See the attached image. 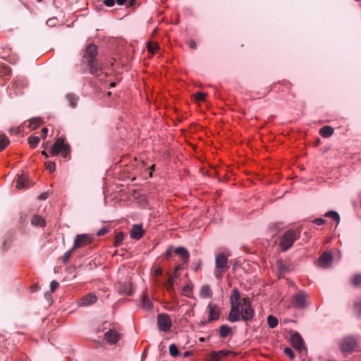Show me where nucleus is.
<instances>
[{
	"label": "nucleus",
	"instance_id": "nucleus-1",
	"mask_svg": "<svg viewBox=\"0 0 361 361\" xmlns=\"http://www.w3.org/2000/svg\"><path fill=\"white\" fill-rule=\"evenodd\" d=\"M97 54V47L90 44L85 49L83 54L84 63L88 67L90 73L95 77H100L103 73V63L95 57Z\"/></svg>",
	"mask_w": 361,
	"mask_h": 361
},
{
	"label": "nucleus",
	"instance_id": "nucleus-2",
	"mask_svg": "<svg viewBox=\"0 0 361 361\" xmlns=\"http://www.w3.org/2000/svg\"><path fill=\"white\" fill-rule=\"evenodd\" d=\"M240 300L239 290L237 288L233 289L230 296L231 310L228 317V319L231 322H236L240 320Z\"/></svg>",
	"mask_w": 361,
	"mask_h": 361
},
{
	"label": "nucleus",
	"instance_id": "nucleus-3",
	"mask_svg": "<svg viewBox=\"0 0 361 361\" xmlns=\"http://www.w3.org/2000/svg\"><path fill=\"white\" fill-rule=\"evenodd\" d=\"M299 237V231L293 229H289L286 231L281 237L279 242V246L281 247V250L283 252H286L289 250L292 247L293 243L298 239Z\"/></svg>",
	"mask_w": 361,
	"mask_h": 361
},
{
	"label": "nucleus",
	"instance_id": "nucleus-4",
	"mask_svg": "<svg viewBox=\"0 0 361 361\" xmlns=\"http://www.w3.org/2000/svg\"><path fill=\"white\" fill-rule=\"evenodd\" d=\"M229 268L228 265V258L224 253H219L215 257V277L220 280L223 274Z\"/></svg>",
	"mask_w": 361,
	"mask_h": 361
},
{
	"label": "nucleus",
	"instance_id": "nucleus-5",
	"mask_svg": "<svg viewBox=\"0 0 361 361\" xmlns=\"http://www.w3.org/2000/svg\"><path fill=\"white\" fill-rule=\"evenodd\" d=\"M71 147L68 144H65L63 137H59L51 147V154L53 156L61 153L63 157L66 158L69 154Z\"/></svg>",
	"mask_w": 361,
	"mask_h": 361
},
{
	"label": "nucleus",
	"instance_id": "nucleus-6",
	"mask_svg": "<svg viewBox=\"0 0 361 361\" xmlns=\"http://www.w3.org/2000/svg\"><path fill=\"white\" fill-rule=\"evenodd\" d=\"M310 304L308 295L304 291H298L292 298V305L298 309H304Z\"/></svg>",
	"mask_w": 361,
	"mask_h": 361
},
{
	"label": "nucleus",
	"instance_id": "nucleus-7",
	"mask_svg": "<svg viewBox=\"0 0 361 361\" xmlns=\"http://www.w3.org/2000/svg\"><path fill=\"white\" fill-rule=\"evenodd\" d=\"M93 241V238L88 234H78L75 236L73 250L82 247L90 244Z\"/></svg>",
	"mask_w": 361,
	"mask_h": 361
},
{
	"label": "nucleus",
	"instance_id": "nucleus-8",
	"mask_svg": "<svg viewBox=\"0 0 361 361\" xmlns=\"http://www.w3.org/2000/svg\"><path fill=\"white\" fill-rule=\"evenodd\" d=\"M159 328L162 331H169L171 326V320L167 314L162 313L157 317Z\"/></svg>",
	"mask_w": 361,
	"mask_h": 361
},
{
	"label": "nucleus",
	"instance_id": "nucleus-9",
	"mask_svg": "<svg viewBox=\"0 0 361 361\" xmlns=\"http://www.w3.org/2000/svg\"><path fill=\"white\" fill-rule=\"evenodd\" d=\"M356 345V341L353 337L345 338L341 344V350L344 353H351Z\"/></svg>",
	"mask_w": 361,
	"mask_h": 361
},
{
	"label": "nucleus",
	"instance_id": "nucleus-10",
	"mask_svg": "<svg viewBox=\"0 0 361 361\" xmlns=\"http://www.w3.org/2000/svg\"><path fill=\"white\" fill-rule=\"evenodd\" d=\"M207 310L209 314L208 322H212L219 319L221 310L216 305L210 302L207 305Z\"/></svg>",
	"mask_w": 361,
	"mask_h": 361
},
{
	"label": "nucleus",
	"instance_id": "nucleus-11",
	"mask_svg": "<svg viewBox=\"0 0 361 361\" xmlns=\"http://www.w3.org/2000/svg\"><path fill=\"white\" fill-rule=\"evenodd\" d=\"M255 315V311L252 307H240V319L245 322H248L252 320Z\"/></svg>",
	"mask_w": 361,
	"mask_h": 361
},
{
	"label": "nucleus",
	"instance_id": "nucleus-12",
	"mask_svg": "<svg viewBox=\"0 0 361 361\" xmlns=\"http://www.w3.org/2000/svg\"><path fill=\"white\" fill-rule=\"evenodd\" d=\"M121 336L117 331L110 329L104 334V338L109 344H115L120 340Z\"/></svg>",
	"mask_w": 361,
	"mask_h": 361
},
{
	"label": "nucleus",
	"instance_id": "nucleus-13",
	"mask_svg": "<svg viewBox=\"0 0 361 361\" xmlns=\"http://www.w3.org/2000/svg\"><path fill=\"white\" fill-rule=\"evenodd\" d=\"M291 343L293 346L298 350L304 348V341L300 334L297 331H294L291 334Z\"/></svg>",
	"mask_w": 361,
	"mask_h": 361
},
{
	"label": "nucleus",
	"instance_id": "nucleus-14",
	"mask_svg": "<svg viewBox=\"0 0 361 361\" xmlns=\"http://www.w3.org/2000/svg\"><path fill=\"white\" fill-rule=\"evenodd\" d=\"M333 260L330 252H324L319 258V264L320 267L326 268L330 266Z\"/></svg>",
	"mask_w": 361,
	"mask_h": 361
},
{
	"label": "nucleus",
	"instance_id": "nucleus-15",
	"mask_svg": "<svg viewBox=\"0 0 361 361\" xmlns=\"http://www.w3.org/2000/svg\"><path fill=\"white\" fill-rule=\"evenodd\" d=\"M97 300V298L95 294L90 293L82 298L78 304L80 306H88L93 303H94Z\"/></svg>",
	"mask_w": 361,
	"mask_h": 361
},
{
	"label": "nucleus",
	"instance_id": "nucleus-16",
	"mask_svg": "<svg viewBox=\"0 0 361 361\" xmlns=\"http://www.w3.org/2000/svg\"><path fill=\"white\" fill-rule=\"evenodd\" d=\"M144 234L142 225L135 224L130 230V237L133 239L140 240Z\"/></svg>",
	"mask_w": 361,
	"mask_h": 361
},
{
	"label": "nucleus",
	"instance_id": "nucleus-17",
	"mask_svg": "<svg viewBox=\"0 0 361 361\" xmlns=\"http://www.w3.org/2000/svg\"><path fill=\"white\" fill-rule=\"evenodd\" d=\"M30 185V182L26 176L22 174L18 176L16 185L18 189L27 188Z\"/></svg>",
	"mask_w": 361,
	"mask_h": 361
},
{
	"label": "nucleus",
	"instance_id": "nucleus-18",
	"mask_svg": "<svg viewBox=\"0 0 361 361\" xmlns=\"http://www.w3.org/2000/svg\"><path fill=\"white\" fill-rule=\"evenodd\" d=\"M117 290L121 294L131 295L133 291L131 289V284L129 282L121 283L117 284Z\"/></svg>",
	"mask_w": 361,
	"mask_h": 361
},
{
	"label": "nucleus",
	"instance_id": "nucleus-19",
	"mask_svg": "<svg viewBox=\"0 0 361 361\" xmlns=\"http://www.w3.org/2000/svg\"><path fill=\"white\" fill-rule=\"evenodd\" d=\"M173 252L176 253V255L180 256L183 263L188 262L190 254L185 248H184L183 247H176L173 250Z\"/></svg>",
	"mask_w": 361,
	"mask_h": 361
},
{
	"label": "nucleus",
	"instance_id": "nucleus-20",
	"mask_svg": "<svg viewBox=\"0 0 361 361\" xmlns=\"http://www.w3.org/2000/svg\"><path fill=\"white\" fill-rule=\"evenodd\" d=\"M276 267L281 273L289 271L291 269V265L287 262L281 259L276 261Z\"/></svg>",
	"mask_w": 361,
	"mask_h": 361
},
{
	"label": "nucleus",
	"instance_id": "nucleus-21",
	"mask_svg": "<svg viewBox=\"0 0 361 361\" xmlns=\"http://www.w3.org/2000/svg\"><path fill=\"white\" fill-rule=\"evenodd\" d=\"M232 334V329L226 325L223 324L219 327V335L221 338H226Z\"/></svg>",
	"mask_w": 361,
	"mask_h": 361
},
{
	"label": "nucleus",
	"instance_id": "nucleus-22",
	"mask_svg": "<svg viewBox=\"0 0 361 361\" xmlns=\"http://www.w3.org/2000/svg\"><path fill=\"white\" fill-rule=\"evenodd\" d=\"M334 133V128L329 126H325L319 130V134L323 137H329Z\"/></svg>",
	"mask_w": 361,
	"mask_h": 361
},
{
	"label": "nucleus",
	"instance_id": "nucleus-23",
	"mask_svg": "<svg viewBox=\"0 0 361 361\" xmlns=\"http://www.w3.org/2000/svg\"><path fill=\"white\" fill-rule=\"evenodd\" d=\"M31 224L33 226H39L41 227L45 226V224H46L44 219L39 215H35L32 217V219L31 220Z\"/></svg>",
	"mask_w": 361,
	"mask_h": 361
},
{
	"label": "nucleus",
	"instance_id": "nucleus-24",
	"mask_svg": "<svg viewBox=\"0 0 361 361\" xmlns=\"http://www.w3.org/2000/svg\"><path fill=\"white\" fill-rule=\"evenodd\" d=\"M212 295V291L208 285H204L201 288L200 296L202 298H210Z\"/></svg>",
	"mask_w": 361,
	"mask_h": 361
},
{
	"label": "nucleus",
	"instance_id": "nucleus-25",
	"mask_svg": "<svg viewBox=\"0 0 361 361\" xmlns=\"http://www.w3.org/2000/svg\"><path fill=\"white\" fill-rule=\"evenodd\" d=\"M29 127L31 130H35L42 124V120L39 117L32 118L29 120Z\"/></svg>",
	"mask_w": 361,
	"mask_h": 361
},
{
	"label": "nucleus",
	"instance_id": "nucleus-26",
	"mask_svg": "<svg viewBox=\"0 0 361 361\" xmlns=\"http://www.w3.org/2000/svg\"><path fill=\"white\" fill-rule=\"evenodd\" d=\"M66 99L69 102L70 106L72 108H75L77 105V102L78 101V97L77 96H75V94L70 93L66 95Z\"/></svg>",
	"mask_w": 361,
	"mask_h": 361
},
{
	"label": "nucleus",
	"instance_id": "nucleus-27",
	"mask_svg": "<svg viewBox=\"0 0 361 361\" xmlns=\"http://www.w3.org/2000/svg\"><path fill=\"white\" fill-rule=\"evenodd\" d=\"M39 137L38 136L31 135L28 137V143L30 147L32 149L35 148L39 142Z\"/></svg>",
	"mask_w": 361,
	"mask_h": 361
},
{
	"label": "nucleus",
	"instance_id": "nucleus-28",
	"mask_svg": "<svg viewBox=\"0 0 361 361\" xmlns=\"http://www.w3.org/2000/svg\"><path fill=\"white\" fill-rule=\"evenodd\" d=\"M352 285L355 288L361 287V274H357L353 276L351 279Z\"/></svg>",
	"mask_w": 361,
	"mask_h": 361
},
{
	"label": "nucleus",
	"instance_id": "nucleus-29",
	"mask_svg": "<svg viewBox=\"0 0 361 361\" xmlns=\"http://www.w3.org/2000/svg\"><path fill=\"white\" fill-rule=\"evenodd\" d=\"M8 144V138L4 134L0 135V152L4 150Z\"/></svg>",
	"mask_w": 361,
	"mask_h": 361
},
{
	"label": "nucleus",
	"instance_id": "nucleus-30",
	"mask_svg": "<svg viewBox=\"0 0 361 361\" xmlns=\"http://www.w3.org/2000/svg\"><path fill=\"white\" fill-rule=\"evenodd\" d=\"M267 323L270 328H275L278 325V319L273 315H269L267 317Z\"/></svg>",
	"mask_w": 361,
	"mask_h": 361
},
{
	"label": "nucleus",
	"instance_id": "nucleus-31",
	"mask_svg": "<svg viewBox=\"0 0 361 361\" xmlns=\"http://www.w3.org/2000/svg\"><path fill=\"white\" fill-rule=\"evenodd\" d=\"M142 305H143V307L146 310H150L152 308V306H153L152 302H151V300H149L148 296H147V295L143 296Z\"/></svg>",
	"mask_w": 361,
	"mask_h": 361
},
{
	"label": "nucleus",
	"instance_id": "nucleus-32",
	"mask_svg": "<svg viewBox=\"0 0 361 361\" xmlns=\"http://www.w3.org/2000/svg\"><path fill=\"white\" fill-rule=\"evenodd\" d=\"M353 308L356 317H361V302H354Z\"/></svg>",
	"mask_w": 361,
	"mask_h": 361
},
{
	"label": "nucleus",
	"instance_id": "nucleus-33",
	"mask_svg": "<svg viewBox=\"0 0 361 361\" xmlns=\"http://www.w3.org/2000/svg\"><path fill=\"white\" fill-rule=\"evenodd\" d=\"M174 280L175 279H173V277L169 276L167 281L164 283V286L169 292L173 290Z\"/></svg>",
	"mask_w": 361,
	"mask_h": 361
},
{
	"label": "nucleus",
	"instance_id": "nucleus-34",
	"mask_svg": "<svg viewBox=\"0 0 361 361\" xmlns=\"http://www.w3.org/2000/svg\"><path fill=\"white\" fill-rule=\"evenodd\" d=\"M325 216L332 218L337 221V224H338L340 221L339 214L336 212L329 211L325 214Z\"/></svg>",
	"mask_w": 361,
	"mask_h": 361
},
{
	"label": "nucleus",
	"instance_id": "nucleus-35",
	"mask_svg": "<svg viewBox=\"0 0 361 361\" xmlns=\"http://www.w3.org/2000/svg\"><path fill=\"white\" fill-rule=\"evenodd\" d=\"M169 353L173 357H176L179 355V350L176 344H171L169 346Z\"/></svg>",
	"mask_w": 361,
	"mask_h": 361
},
{
	"label": "nucleus",
	"instance_id": "nucleus-36",
	"mask_svg": "<svg viewBox=\"0 0 361 361\" xmlns=\"http://www.w3.org/2000/svg\"><path fill=\"white\" fill-rule=\"evenodd\" d=\"M10 73V68L6 65L0 66V76H6Z\"/></svg>",
	"mask_w": 361,
	"mask_h": 361
},
{
	"label": "nucleus",
	"instance_id": "nucleus-37",
	"mask_svg": "<svg viewBox=\"0 0 361 361\" xmlns=\"http://www.w3.org/2000/svg\"><path fill=\"white\" fill-rule=\"evenodd\" d=\"M124 238V233L122 232H119L116 234L115 240H114V245L115 246H119L121 242L123 241Z\"/></svg>",
	"mask_w": 361,
	"mask_h": 361
},
{
	"label": "nucleus",
	"instance_id": "nucleus-38",
	"mask_svg": "<svg viewBox=\"0 0 361 361\" xmlns=\"http://www.w3.org/2000/svg\"><path fill=\"white\" fill-rule=\"evenodd\" d=\"M147 49L149 52L154 54L159 49V46L157 43L150 42L147 44Z\"/></svg>",
	"mask_w": 361,
	"mask_h": 361
},
{
	"label": "nucleus",
	"instance_id": "nucleus-39",
	"mask_svg": "<svg viewBox=\"0 0 361 361\" xmlns=\"http://www.w3.org/2000/svg\"><path fill=\"white\" fill-rule=\"evenodd\" d=\"M73 250H73V248H72L71 250H70L64 253V255L61 257L63 263L66 264L68 262V260L70 259V258L71 257L72 252Z\"/></svg>",
	"mask_w": 361,
	"mask_h": 361
},
{
	"label": "nucleus",
	"instance_id": "nucleus-40",
	"mask_svg": "<svg viewBox=\"0 0 361 361\" xmlns=\"http://www.w3.org/2000/svg\"><path fill=\"white\" fill-rule=\"evenodd\" d=\"M45 166L47 169L50 172L52 173L55 171L56 169V164L54 162L52 161H47L45 163Z\"/></svg>",
	"mask_w": 361,
	"mask_h": 361
},
{
	"label": "nucleus",
	"instance_id": "nucleus-41",
	"mask_svg": "<svg viewBox=\"0 0 361 361\" xmlns=\"http://www.w3.org/2000/svg\"><path fill=\"white\" fill-rule=\"evenodd\" d=\"M283 353L290 357V359L293 360L295 358V354L293 350L290 348L286 347L283 350Z\"/></svg>",
	"mask_w": 361,
	"mask_h": 361
},
{
	"label": "nucleus",
	"instance_id": "nucleus-42",
	"mask_svg": "<svg viewBox=\"0 0 361 361\" xmlns=\"http://www.w3.org/2000/svg\"><path fill=\"white\" fill-rule=\"evenodd\" d=\"M240 307H251L250 300L248 297L243 298L240 300Z\"/></svg>",
	"mask_w": 361,
	"mask_h": 361
},
{
	"label": "nucleus",
	"instance_id": "nucleus-43",
	"mask_svg": "<svg viewBox=\"0 0 361 361\" xmlns=\"http://www.w3.org/2000/svg\"><path fill=\"white\" fill-rule=\"evenodd\" d=\"M195 99L198 102L204 101L207 97V94L204 92H198L195 95Z\"/></svg>",
	"mask_w": 361,
	"mask_h": 361
},
{
	"label": "nucleus",
	"instance_id": "nucleus-44",
	"mask_svg": "<svg viewBox=\"0 0 361 361\" xmlns=\"http://www.w3.org/2000/svg\"><path fill=\"white\" fill-rule=\"evenodd\" d=\"M221 359V357L216 353V351L212 352L209 361H220Z\"/></svg>",
	"mask_w": 361,
	"mask_h": 361
},
{
	"label": "nucleus",
	"instance_id": "nucleus-45",
	"mask_svg": "<svg viewBox=\"0 0 361 361\" xmlns=\"http://www.w3.org/2000/svg\"><path fill=\"white\" fill-rule=\"evenodd\" d=\"M216 353L221 357V358H222L223 357H226L230 355L231 353H232V352L227 350H222L217 351Z\"/></svg>",
	"mask_w": 361,
	"mask_h": 361
},
{
	"label": "nucleus",
	"instance_id": "nucleus-46",
	"mask_svg": "<svg viewBox=\"0 0 361 361\" xmlns=\"http://www.w3.org/2000/svg\"><path fill=\"white\" fill-rule=\"evenodd\" d=\"M109 229L106 227H104V228H102L101 229H99L97 232V235L98 236H102V235H105L106 233H107L109 232Z\"/></svg>",
	"mask_w": 361,
	"mask_h": 361
},
{
	"label": "nucleus",
	"instance_id": "nucleus-47",
	"mask_svg": "<svg viewBox=\"0 0 361 361\" xmlns=\"http://www.w3.org/2000/svg\"><path fill=\"white\" fill-rule=\"evenodd\" d=\"M59 284L56 281H52L50 283L51 292H54L55 290L59 287Z\"/></svg>",
	"mask_w": 361,
	"mask_h": 361
},
{
	"label": "nucleus",
	"instance_id": "nucleus-48",
	"mask_svg": "<svg viewBox=\"0 0 361 361\" xmlns=\"http://www.w3.org/2000/svg\"><path fill=\"white\" fill-rule=\"evenodd\" d=\"M173 248H172V247H169L167 249V250H166V253H165V257H166L167 259H169L171 257V256H172V253H173Z\"/></svg>",
	"mask_w": 361,
	"mask_h": 361
},
{
	"label": "nucleus",
	"instance_id": "nucleus-49",
	"mask_svg": "<svg viewBox=\"0 0 361 361\" xmlns=\"http://www.w3.org/2000/svg\"><path fill=\"white\" fill-rule=\"evenodd\" d=\"M188 46L192 49H197V44H196V42H195L194 39H190L188 42Z\"/></svg>",
	"mask_w": 361,
	"mask_h": 361
},
{
	"label": "nucleus",
	"instance_id": "nucleus-50",
	"mask_svg": "<svg viewBox=\"0 0 361 361\" xmlns=\"http://www.w3.org/2000/svg\"><path fill=\"white\" fill-rule=\"evenodd\" d=\"M104 4L106 6L111 7L115 4V0H104Z\"/></svg>",
	"mask_w": 361,
	"mask_h": 361
},
{
	"label": "nucleus",
	"instance_id": "nucleus-51",
	"mask_svg": "<svg viewBox=\"0 0 361 361\" xmlns=\"http://www.w3.org/2000/svg\"><path fill=\"white\" fill-rule=\"evenodd\" d=\"M312 222L318 226H320L324 224L325 223V221L323 219L318 218L314 219Z\"/></svg>",
	"mask_w": 361,
	"mask_h": 361
},
{
	"label": "nucleus",
	"instance_id": "nucleus-52",
	"mask_svg": "<svg viewBox=\"0 0 361 361\" xmlns=\"http://www.w3.org/2000/svg\"><path fill=\"white\" fill-rule=\"evenodd\" d=\"M162 274V269L160 267H157L154 269V275L159 276Z\"/></svg>",
	"mask_w": 361,
	"mask_h": 361
},
{
	"label": "nucleus",
	"instance_id": "nucleus-53",
	"mask_svg": "<svg viewBox=\"0 0 361 361\" xmlns=\"http://www.w3.org/2000/svg\"><path fill=\"white\" fill-rule=\"evenodd\" d=\"M183 290L185 293H190L192 290V288L190 285L187 284L183 288Z\"/></svg>",
	"mask_w": 361,
	"mask_h": 361
},
{
	"label": "nucleus",
	"instance_id": "nucleus-54",
	"mask_svg": "<svg viewBox=\"0 0 361 361\" xmlns=\"http://www.w3.org/2000/svg\"><path fill=\"white\" fill-rule=\"evenodd\" d=\"M48 133V129L47 128H43L42 129V138L44 139L47 137Z\"/></svg>",
	"mask_w": 361,
	"mask_h": 361
},
{
	"label": "nucleus",
	"instance_id": "nucleus-55",
	"mask_svg": "<svg viewBox=\"0 0 361 361\" xmlns=\"http://www.w3.org/2000/svg\"><path fill=\"white\" fill-rule=\"evenodd\" d=\"M183 267V265L182 264H178L175 267V272H178L179 270L182 269Z\"/></svg>",
	"mask_w": 361,
	"mask_h": 361
},
{
	"label": "nucleus",
	"instance_id": "nucleus-56",
	"mask_svg": "<svg viewBox=\"0 0 361 361\" xmlns=\"http://www.w3.org/2000/svg\"><path fill=\"white\" fill-rule=\"evenodd\" d=\"M136 2H137V0H130L129 3H128V4H129L128 6H133L136 4Z\"/></svg>",
	"mask_w": 361,
	"mask_h": 361
},
{
	"label": "nucleus",
	"instance_id": "nucleus-57",
	"mask_svg": "<svg viewBox=\"0 0 361 361\" xmlns=\"http://www.w3.org/2000/svg\"><path fill=\"white\" fill-rule=\"evenodd\" d=\"M191 354H192V352H191V351H185V352L183 353V357H187L190 356Z\"/></svg>",
	"mask_w": 361,
	"mask_h": 361
},
{
	"label": "nucleus",
	"instance_id": "nucleus-58",
	"mask_svg": "<svg viewBox=\"0 0 361 361\" xmlns=\"http://www.w3.org/2000/svg\"><path fill=\"white\" fill-rule=\"evenodd\" d=\"M178 275L179 274L178 272L174 271L173 274L170 276V277H173V279H175L178 277Z\"/></svg>",
	"mask_w": 361,
	"mask_h": 361
},
{
	"label": "nucleus",
	"instance_id": "nucleus-59",
	"mask_svg": "<svg viewBox=\"0 0 361 361\" xmlns=\"http://www.w3.org/2000/svg\"><path fill=\"white\" fill-rule=\"evenodd\" d=\"M116 1L118 5H123L126 1V0H116Z\"/></svg>",
	"mask_w": 361,
	"mask_h": 361
},
{
	"label": "nucleus",
	"instance_id": "nucleus-60",
	"mask_svg": "<svg viewBox=\"0 0 361 361\" xmlns=\"http://www.w3.org/2000/svg\"><path fill=\"white\" fill-rule=\"evenodd\" d=\"M10 131L11 132H15L16 133H20V130L18 128H11L10 130Z\"/></svg>",
	"mask_w": 361,
	"mask_h": 361
},
{
	"label": "nucleus",
	"instance_id": "nucleus-61",
	"mask_svg": "<svg viewBox=\"0 0 361 361\" xmlns=\"http://www.w3.org/2000/svg\"><path fill=\"white\" fill-rule=\"evenodd\" d=\"M42 154L43 156H44V157H45V158H48V157H49V156H48V154H47V153L45 151H42Z\"/></svg>",
	"mask_w": 361,
	"mask_h": 361
},
{
	"label": "nucleus",
	"instance_id": "nucleus-62",
	"mask_svg": "<svg viewBox=\"0 0 361 361\" xmlns=\"http://www.w3.org/2000/svg\"><path fill=\"white\" fill-rule=\"evenodd\" d=\"M207 323H209V322H208V321H202V322H200V325H201V326H204V325H205V324H207Z\"/></svg>",
	"mask_w": 361,
	"mask_h": 361
},
{
	"label": "nucleus",
	"instance_id": "nucleus-63",
	"mask_svg": "<svg viewBox=\"0 0 361 361\" xmlns=\"http://www.w3.org/2000/svg\"><path fill=\"white\" fill-rule=\"evenodd\" d=\"M53 19H49L47 22V23L48 24H53V22H52Z\"/></svg>",
	"mask_w": 361,
	"mask_h": 361
},
{
	"label": "nucleus",
	"instance_id": "nucleus-64",
	"mask_svg": "<svg viewBox=\"0 0 361 361\" xmlns=\"http://www.w3.org/2000/svg\"><path fill=\"white\" fill-rule=\"evenodd\" d=\"M53 19H49L47 22V23L48 24H53V22H52Z\"/></svg>",
	"mask_w": 361,
	"mask_h": 361
}]
</instances>
